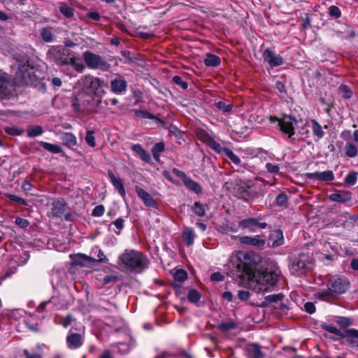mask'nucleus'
<instances>
[{
  "label": "nucleus",
  "instance_id": "42",
  "mask_svg": "<svg viewBox=\"0 0 358 358\" xmlns=\"http://www.w3.org/2000/svg\"><path fill=\"white\" fill-rule=\"evenodd\" d=\"M215 107L224 113H229L232 110L233 104L229 103L227 101H220L215 103Z\"/></svg>",
  "mask_w": 358,
  "mask_h": 358
},
{
  "label": "nucleus",
  "instance_id": "45",
  "mask_svg": "<svg viewBox=\"0 0 358 358\" xmlns=\"http://www.w3.org/2000/svg\"><path fill=\"white\" fill-rule=\"evenodd\" d=\"M43 133V129L41 126L36 125L29 127L27 129V136L30 138H34L41 135Z\"/></svg>",
  "mask_w": 358,
  "mask_h": 358
},
{
  "label": "nucleus",
  "instance_id": "13",
  "mask_svg": "<svg viewBox=\"0 0 358 358\" xmlns=\"http://www.w3.org/2000/svg\"><path fill=\"white\" fill-rule=\"evenodd\" d=\"M264 61L267 62L271 68L279 66L283 64V58L276 55L275 52L270 49H266L262 54Z\"/></svg>",
  "mask_w": 358,
  "mask_h": 358
},
{
  "label": "nucleus",
  "instance_id": "49",
  "mask_svg": "<svg viewBox=\"0 0 358 358\" xmlns=\"http://www.w3.org/2000/svg\"><path fill=\"white\" fill-rule=\"evenodd\" d=\"M223 152L226 155V156H227L230 160L235 164L236 165H239L241 164V159L236 155H235L232 150H231L230 149L227 148H224V150H223Z\"/></svg>",
  "mask_w": 358,
  "mask_h": 358
},
{
  "label": "nucleus",
  "instance_id": "6",
  "mask_svg": "<svg viewBox=\"0 0 358 358\" xmlns=\"http://www.w3.org/2000/svg\"><path fill=\"white\" fill-rule=\"evenodd\" d=\"M312 268V262L309 256L305 253H300L294 257L289 266L290 271L296 276L306 275Z\"/></svg>",
  "mask_w": 358,
  "mask_h": 358
},
{
  "label": "nucleus",
  "instance_id": "26",
  "mask_svg": "<svg viewBox=\"0 0 358 358\" xmlns=\"http://www.w3.org/2000/svg\"><path fill=\"white\" fill-rule=\"evenodd\" d=\"M247 355L249 358H263L264 353L261 350V347L257 343H252L248 345L246 349Z\"/></svg>",
  "mask_w": 358,
  "mask_h": 358
},
{
  "label": "nucleus",
  "instance_id": "23",
  "mask_svg": "<svg viewBox=\"0 0 358 358\" xmlns=\"http://www.w3.org/2000/svg\"><path fill=\"white\" fill-rule=\"evenodd\" d=\"M52 214L53 217H61L66 210L67 203L63 199H58L52 202Z\"/></svg>",
  "mask_w": 358,
  "mask_h": 358
},
{
  "label": "nucleus",
  "instance_id": "7",
  "mask_svg": "<svg viewBox=\"0 0 358 358\" xmlns=\"http://www.w3.org/2000/svg\"><path fill=\"white\" fill-rule=\"evenodd\" d=\"M48 57L50 62L62 66L69 65L71 59V51L62 46H52L48 52Z\"/></svg>",
  "mask_w": 358,
  "mask_h": 358
},
{
  "label": "nucleus",
  "instance_id": "18",
  "mask_svg": "<svg viewBox=\"0 0 358 358\" xmlns=\"http://www.w3.org/2000/svg\"><path fill=\"white\" fill-rule=\"evenodd\" d=\"M239 241L242 244L253 246L258 249H263L266 244L265 240L259 238L258 236H241Z\"/></svg>",
  "mask_w": 358,
  "mask_h": 358
},
{
  "label": "nucleus",
  "instance_id": "28",
  "mask_svg": "<svg viewBox=\"0 0 358 358\" xmlns=\"http://www.w3.org/2000/svg\"><path fill=\"white\" fill-rule=\"evenodd\" d=\"M61 139L63 142V144L70 149H73V148L77 145V138L76 136L70 132L64 133Z\"/></svg>",
  "mask_w": 358,
  "mask_h": 358
},
{
  "label": "nucleus",
  "instance_id": "31",
  "mask_svg": "<svg viewBox=\"0 0 358 358\" xmlns=\"http://www.w3.org/2000/svg\"><path fill=\"white\" fill-rule=\"evenodd\" d=\"M40 145L45 150L49 151L51 153L59 154L64 153L62 148L56 144H52L45 141H40Z\"/></svg>",
  "mask_w": 358,
  "mask_h": 358
},
{
  "label": "nucleus",
  "instance_id": "47",
  "mask_svg": "<svg viewBox=\"0 0 358 358\" xmlns=\"http://www.w3.org/2000/svg\"><path fill=\"white\" fill-rule=\"evenodd\" d=\"M345 155L350 157H355L358 154L357 146L351 143H348L345 147Z\"/></svg>",
  "mask_w": 358,
  "mask_h": 358
},
{
  "label": "nucleus",
  "instance_id": "63",
  "mask_svg": "<svg viewBox=\"0 0 358 358\" xmlns=\"http://www.w3.org/2000/svg\"><path fill=\"white\" fill-rule=\"evenodd\" d=\"M266 169L268 172L271 173H278L280 172V168L278 166L275 165L272 163H267L266 164Z\"/></svg>",
  "mask_w": 358,
  "mask_h": 358
},
{
  "label": "nucleus",
  "instance_id": "29",
  "mask_svg": "<svg viewBox=\"0 0 358 358\" xmlns=\"http://www.w3.org/2000/svg\"><path fill=\"white\" fill-rule=\"evenodd\" d=\"M195 233L191 228L186 227L182 234V238L187 246L192 245L194 243L195 238Z\"/></svg>",
  "mask_w": 358,
  "mask_h": 358
},
{
  "label": "nucleus",
  "instance_id": "17",
  "mask_svg": "<svg viewBox=\"0 0 358 358\" xmlns=\"http://www.w3.org/2000/svg\"><path fill=\"white\" fill-rule=\"evenodd\" d=\"M306 176L309 180H315L321 182H330L334 179V174L332 171L307 173Z\"/></svg>",
  "mask_w": 358,
  "mask_h": 358
},
{
  "label": "nucleus",
  "instance_id": "27",
  "mask_svg": "<svg viewBox=\"0 0 358 358\" xmlns=\"http://www.w3.org/2000/svg\"><path fill=\"white\" fill-rule=\"evenodd\" d=\"M92 100H93V98L91 96L87 95V99L82 101L80 99V95H78L76 97V99H75L74 101L72 103L71 106L75 111L84 112L87 108V106L85 102L87 101L89 103L90 101H91Z\"/></svg>",
  "mask_w": 358,
  "mask_h": 358
},
{
  "label": "nucleus",
  "instance_id": "1",
  "mask_svg": "<svg viewBox=\"0 0 358 358\" xmlns=\"http://www.w3.org/2000/svg\"><path fill=\"white\" fill-rule=\"evenodd\" d=\"M261 262L259 255L254 252H240L233 260L234 271L241 279L254 285L257 292H269L275 287L281 274L279 266L273 265L265 270L257 271Z\"/></svg>",
  "mask_w": 358,
  "mask_h": 358
},
{
  "label": "nucleus",
  "instance_id": "5",
  "mask_svg": "<svg viewBox=\"0 0 358 358\" xmlns=\"http://www.w3.org/2000/svg\"><path fill=\"white\" fill-rule=\"evenodd\" d=\"M78 84L82 89L88 93L101 95L103 93L102 87H106L104 80L91 75L82 76L78 81Z\"/></svg>",
  "mask_w": 358,
  "mask_h": 358
},
{
  "label": "nucleus",
  "instance_id": "15",
  "mask_svg": "<svg viewBox=\"0 0 358 358\" xmlns=\"http://www.w3.org/2000/svg\"><path fill=\"white\" fill-rule=\"evenodd\" d=\"M110 89L116 94H122L127 91V83L124 78L118 75L110 81Z\"/></svg>",
  "mask_w": 358,
  "mask_h": 358
},
{
  "label": "nucleus",
  "instance_id": "46",
  "mask_svg": "<svg viewBox=\"0 0 358 358\" xmlns=\"http://www.w3.org/2000/svg\"><path fill=\"white\" fill-rule=\"evenodd\" d=\"M59 10V12L67 18H71L74 15V8L66 4L60 6Z\"/></svg>",
  "mask_w": 358,
  "mask_h": 358
},
{
  "label": "nucleus",
  "instance_id": "2",
  "mask_svg": "<svg viewBox=\"0 0 358 358\" xmlns=\"http://www.w3.org/2000/svg\"><path fill=\"white\" fill-rule=\"evenodd\" d=\"M266 185L250 180H236L232 193L234 196L248 203H253L256 199L263 197L266 193Z\"/></svg>",
  "mask_w": 358,
  "mask_h": 358
},
{
  "label": "nucleus",
  "instance_id": "56",
  "mask_svg": "<svg viewBox=\"0 0 358 358\" xmlns=\"http://www.w3.org/2000/svg\"><path fill=\"white\" fill-rule=\"evenodd\" d=\"M172 80L176 85L180 86L182 90H187L188 88V83L184 81L179 76H173Z\"/></svg>",
  "mask_w": 358,
  "mask_h": 358
},
{
  "label": "nucleus",
  "instance_id": "11",
  "mask_svg": "<svg viewBox=\"0 0 358 358\" xmlns=\"http://www.w3.org/2000/svg\"><path fill=\"white\" fill-rule=\"evenodd\" d=\"M292 121L296 122V118L292 115H284L283 117L280 118L278 124L280 130L285 134H287L288 138H292L295 134V129Z\"/></svg>",
  "mask_w": 358,
  "mask_h": 358
},
{
  "label": "nucleus",
  "instance_id": "35",
  "mask_svg": "<svg viewBox=\"0 0 358 358\" xmlns=\"http://www.w3.org/2000/svg\"><path fill=\"white\" fill-rule=\"evenodd\" d=\"M284 299V294L282 293H279L277 294H271L268 295L265 297V301L262 302L261 305L262 307H266L269 303H276L278 301H282Z\"/></svg>",
  "mask_w": 358,
  "mask_h": 358
},
{
  "label": "nucleus",
  "instance_id": "3",
  "mask_svg": "<svg viewBox=\"0 0 358 358\" xmlns=\"http://www.w3.org/2000/svg\"><path fill=\"white\" fill-rule=\"evenodd\" d=\"M324 284L327 289L315 293V296L322 301H329L345 293L350 288V282L344 275H328L324 279Z\"/></svg>",
  "mask_w": 358,
  "mask_h": 358
},
{
  "label": "nucleus",
  "instance_id": "52",
  "mask_svg": "<svg viewBox=\"0 0 358 358\" xmlns=\"http://www.w3.org/2000/svg\"><path fill=\"white\" fill-rule=\"evenodd\" d=\"M206 145L217 153L223 152L224 148L214 139V137H213Z\"/></svg>",
  "mask_w": 358,
  "mask_h": 358
},
{
  "label": "nucleus",
  "instance_id": "61",
  "mask_svg": "<svg viewBox=\"0 0 358 358\" xmlns=\"http://www.w3.org/2000/svg\"><path fill=\"white\" fill-rule=\"evenodd\" d=\"M251 294L247 290H239L238 292V299L243 301H248L250 297Z\"/></svg>",
  "mask_w": 358,
  "mask_h": 358
},
{
  "label": "nucleus",
  "instance_id": "44",
  "mask_svg": "<svg viewBox=\"0 0 358 358\" xmlns=\"http://www.w3.org/2000/svg\"><path fill=\"white\" fill-rule=\"evenodd\" d=\"M201 297V293L195 289H190L187 294V299L192 303H196L199 302Z\"/></svg>",
  "mask_w": 358,
  "mask_h": 358
},
{
  "label": "nucleus",
  "instance_id": "4",
  "mask_svg": "<svg viewBox=\"0 0 358 358\" xmlns=\"http://www.w3.org/2000/svg\"><path fill=\"white\" fill-rule=\"evenodd\" d=\"M118 264L127 271L141 273L149 268L150 262L142 252L127 249L119 256Z\"/></svg>",
  "mask_w": 358,
  "mask_h": 358
},
{
  "label": "nucleus",
  "instance_id": "33",
  "mask_svg": "<svg viewBox=\"0 0 358 358\" xmlns=\"http://www.w3.org/2000/svg\"><path fill=\"white\" fill-rule=\"evenodd\" d=\"M203 62L207 66H217L220 64L221 60L218 56L214 54L207 53Z\"/></svg>",
  "mask_w": 358,
  "mask_h": 358
},
{
  "label": "nucleus",
  "instance_id": "60",
  "mask_svg": "<svg viewBox=\"0 0 358 358\" xmlns=\"http://www.w3.org/2000/svg\"><path fill=\"white\" fill-rule=\"evenodd\" d=\"M303 310L308 314H313L316 310V308L314 303L308 301L304 303Z\"/></svg>",
  "mask_w": 358,
  "mask_h": 358
},
{
  "label": "nucleus",
  "instance_id": "62",
  "mask_svg": "<svg viewBox=\"0 0 358 358\" xmlns=\"http://www.w3.org/2000/svg\"><path fill=\"white\" fill-rule=\"evenodd\" d=\"M15 224L21 228L24 229L29 225V222L27 219L17 217L15 219Z\"/></svg>",
  "mask_w": 358,
  "mask_h": 358
},
{
  "label": "nucleus",
  "instance_id": "30",
  "mask_svg": "<svg viewBox=\"0 0 358 358\" xmlns=\"http://www.w3.org/2000/svg\"><path fill=\"white\" fill-rule=\"evenodd\" d=\"M9 93L7 75L0 73V98L6 96Z\"/></svg>",
  "mask_w": 358,
  "mask_h": 358
},
{
  "label": "nucleus",
  "instance_id": "39",
  "mask_svg": "<svg viewBox=\"0 0 358 358\" xmlns=\"http://www.w3.org/2000/svg\"><path fill=\"white\" fill-rule=\"evenodd\" d=\"M52 28L50 27H44L41 30V36L46 43H50L53 41Z\"/></svg>",
  "mask_w": 358,
  "mask_h": 358
},
{
  "label": "nucleus",
  "instance_id": "25",
  "mask_svg": "<svg viewBox=\"0 0 358 358\" xmlns=\"http://www.w3.org/2000/svg\"><path fill=\"white\" fill-rule=\"evenodd\" d=\"M269 241H271V246L273 248H277L283 245L285 241L282 231L280 229H276L271 231Z\"/></svg>",
  "mask_w": 358,
  "mask_h": 358
},
{
  "label": "nucleus",
  "instance_id": "21",
  "mask_svg": "<svg viewBox=\"0 0 358 358\" xmlns=\"http://www.w3.org/2000/svg\"><path fill=\"white\" fill-rule=\"evenodd\" d=\"M108 175L110 182L113 184L115 189H117L122 197L124 198L126 196V191L122 179L116 178L112 170H108Z\"/></svg>",
  "mask_w": 358,
  "mask_h": 358
},
{
  "label": "nucleus",
  "instance_id": "14",
  "mask_svg": "<svg viewBox=\"0 0 358 358\" xmlns=\"http://www.w3.org/2000/svg\"><path fill=\"white\" fill-rule=\"evenodd\" d=\"M135 191L139 198L141 199L144 205L148 208H157L158 204L157 201L152 198V196L147 192L145 189L141 187L136 185L135 187Z\"/></svg>",
  "mask_w": 358,
  "mask_h": 358
},
{
  "label": "nucleus",
  "instance_id": "50",
  "mask_svg": "<svg viewBox=\"0 0 358 358\" xmlns=\"http://www.w3.org/2000/svg\"><path fill=\"white\" fill-rule=\"evenodd\" d=\"M175 281L182 282L187 278V273L184 269H178L173 274Z\"/></svg>",
  "mask_w": 358,
  "mask_h": 358
},
{
  "label": "nucleus",
  "instance_id": "41",
  "mask_svg": "<svg viewBox=\"0 0 358 358\" xmlns=\"http://www.w3.org/2000/svg\"><path fill=\"white\" fill-rule=\"evenodd\" d=\"M321 328L323 330L327 331H328L331 334H333L336 336H338L340 337H343V333L341 330H339L337 327L330 325V324H328L327 323H322L321 324Z\"/></svg>",
  "mask_w": 358,
  "mask_h": 358
},
{
  "label": "nucleus",
  "instance_id": "64",
  "mask_svg": "<svg viewBox=\"0 0 358 358\" xmlns=\"http://www.w3.org/2000/svg\"><path fill=\"white\" fill-rule=\"evenodd\" d=\"M86 17L92 20L99 21L101 20V15L97 11H90L86 13Z\"/></svg>",
  "mask_w": 358,
  "mask_h": 358
},
{
  "label": "nucleus",
  "instance_id": "12",
  "mask_svg": "<svg viewBox=\"0 0 358 358\" xmlns=\"http://www.w3.org/2000/svg\"><path fill=\"white\" fill-rule=\"evenodd\" d=\"M238 226L242 229H247L249 232H255L257 229H265L267 224L260 222L259 218L250 217L241 220Z\"/></svg>",
  "mask_w": 358,
  "mask_h": 358
},
{
  "label": "nucleus",
  "instance_id": "9",
  "mask_svg": "<svg viewBox=\"0 0 358 358\" xmlns=\"http://www.w3.org/2000/svg\"><path fill=\"white\" fill-rule=\"evenodd\" d=\"M17 76L25 85H33L38 80L34 67L29 62L20 65Z\"/></svg>",
  "mask_w": 358,
  "mask_h": 358
},
{
  "label": "nucleus",
  "instance_id": "16",
  "mask_svg": "<svg viewBox=\"0 0 358 358\" xmlns=\"http://www.w3.org/2000/svg\"><path fill=\"white\" fill-rule=\"evenodd\" d=\"M66 342L69 349L76 350L83 345L84 339L81 334L70 331L66 336Z\"/></svg>",
  "mask_w": 358,
  "mask_h": 358
},
{
  "label": "nucleus",
  "instance_id": "59",
  "mask_svg": "<svg viewBox=\"0 0 358 358\" xmlns=\"http://www.w3.org/2000/svg\"><path fill=\"white\" fill-rule=\"evenodd\" d=\"M105 208L103 205L96 206L92 210V215L94 217H101L103 215Z\"/></svg>",
  "mask_w": 358,
  "mask_h": 358
},
{
  "label": "nucleus",
  "instance_id": "22",
  "mask_svg": "<svg viewBox=\"0 0 358 358\" xmlns=\"http://www.w3.org/2000/svg\"><path fill=\"white\" fill-rule=\"evenodd\" d=\"M342 338L345 339L346 343L351 347H358V330L356 329H346Z\"/></svg>",
  "mask_w": 358,
  "mask_h": 358
},
{
  "label": "nucleus",
  "instance_id": "36",
  "mask_svg": "<svg viewBox=\"0 0 358 358\" xmlns=\"http://www.w3.org/2000/svg\"><path fill=\"white\" fill-rule=\"evenodd\" d=\"M165 145L163 142H159L155 144L152 148V153L156 162H159L160 159V153L164 152Z\"/></svg>",
  "mask_w": 358,
  "mask_h": 358
},
{
  "label": "nucleus",
  "instance_id": "32",
  "mask_svg": "<svg viewBox=\"0 0 358 358\" xmlns=\"http://www.w3.org/2000/svg\"><path fill=\"white\" fill-rule=\"evenodd\" d=\"M196 136L206 145L209 143L210 140L213 137L210 134L202 128H196L195 129Z\"/></svg>",
  "mask_w": 358,
  "mask_h": 358
},
{
  "label": "nucleus",
  "instance_id": "10",
  "mask_svg": "<svg viewBox=\"0 0 358 358\" xmlns=\"http://www.w3.org/2000/svg\"><path fill=\"white\" fill-rule=\"evenodd\" d=\"M173 173L178 178H180L184 185L187 189L193 192L196 194H200L203 192L201 185L197 182L193 180L192 178L188 177L186 173L176 168L173 169Z\"/></svg>",
  "mask_w": 358,
  "mask_h": 358
},
{
  "label": "nucleus",
  "instance_id": "38",
  "mask_svg": "<svg viewBox=\"0 0 358 358\" xmlns=\"http://www.w3.org/2000/svg\"><path fill=\"white\" fill-rule=\"evenodd\" d=\"M135 115L137 117H143V118L150 119V120L156 119V120H157V121L159 122H160L163 125H164L166 124L165 121H164V120H161L159 118H157L153 114H152L151 113H150V112H148L147 110H135Z\"/></svg>",
  "mask_w": 358,
  "mask_h": 358
},
{
  "label": "nucleus",
  "instance_id": "53",
  "mask_svg": "<svg viewBox=\"0 0 358 358\" xmlns=\"http://www.w3.org/2000/svg\"><path fill=\"white\" fill-rule=\"evenodd\" d=\"M94 134V131L93 130H87L85 136L86 143L92 148H94L96 146V141Z\"/></svg>",
  "mask_w": 358,
  "mask_h": 358
},
{
  "label": "nucleus",
  "instance_id": "54",
  "mask_svg": "<svg viewBox=\"0 0 358 358\" xmlns=\"http://www.w3.org/2000/svg\"><path fill=\"white\" fill-rule=\"evenodd\" d=\"M335 322L342 328L348 327L352 324L351 320L345 317H337Z\"/></svg>",
  "mask_w": 358,
  "mask_h": 358
},
{
  "label": "nucleus",
  "instance_id": "48",
  "mask_svg": "<svg viewBox=\"0 0 358 358\" xmlns=\"http://www.w3.org/2000/svg\"><path fill=\"white\" fill-rule=\"evenodd\" d=\"M358 173L356 171H350L345 178V184L347 186H352L355 185L357 180Z\"/></svg>",
  "mask_w": 358,
  "mask_h": 358
},
{
  "label": "nucleus",
  "instance_id": "40",
  "mask_svg": "<svg viewBox=\"0 0 358 358\" xmlns=\"http://www.w3.org/2000/svg\"><path fill=\"white\" fill-rule=\"evenodd\" d=\"M311 124L313 134L317 136L318 139L322 138L324 136L322 126L315 120H313Z\"/></svg>",
  "mask_w": 358,
  "mask_h": 358
},
{
  "label": "nucleus",
  "instance_id": "20",
  "mask_svg": "<svg viewBox=\"0 0 358 358\" xmlns=\"http://www.w3.org/2000/svg\"><path fill=\"white\" fill-rule=\"evenodd\" d=\"M329 199L338 203H345L352 199V193L345 190H336L335 193L330 194Z\"/></svg>",
  "mask_w": 358,
  "mask_h": 358
},
{
  "label": "nucleus",
  "instance_id": "57",
  "mask_svg": "<svg viewBox=\"0 0 358 358\" xmlns=\"http://www.w3.org/2000/svg\"><path fill=\"white\" fill-rule=\"evenodd\" d=\"M339 90L345 99H350L352 95V92L348 85H341Z\"/></svg>",
  "mask_w": 358,
  "mask_h": 358
},
{
  "label": "nucleus",
  "instance_id": "37",
  "mask_svg": "<svg viewBox=\"0 0 358 358\" xmlns=\"http://www.w3.org/2000/svg\"><path fill=\"white\" fill-rule=\"evenodd\" d=\"M275 203L277 206L286 208L288 206V196L285 192L278 194L275 199Z\"/></svg>",
  "mask_w": 358,
  "mask_h": 358
},
{
  "label": "nucleus",
  "instance_id": "43",
  "mask_svg": "<svg viewBox=\"0 0 358 358\" xmlns=\"http://www.w3.org/2000/svg\"><path fill=\"white\" fill-rule=\"evenodd\" d=\"M237 327L236 324L232 320L227 322H223L217 325V329L223 332H227L231 329H236Z\"/></svg>",
  "mask_w": 358,
  "mask_h": 358
},
{
  "label": "nucleus",
  "instance_id": "55",
  "mask_svg": "<svg viewBox=\"0 0 358 358\" xmlns=\"http://www.w3.org/2000/svg\"><path fill=\"white\" fill-rule=\"evenodd\" d=\"M71 59H72V62H69V64L73 66L75 70L79 73H82L85 69V66L81 63H77L76 62V57L73 55H71Z\"/></svg>",
  "mask_w": 358,
  "mask_h": 358
},
{
  "label": "nucleus",
  "instance_id": "8",
  "mask_svg": "<svg viewBox=\"0 0 358 358\" xmlns=\"http://www.w3.org/2000/svg\"><path fill=\"white\" fill-rule=\"evenodd\" d=\"M83 58L86 65L90 69L107 71L110 67L103 57L88 50L83 52Z\"/></svg>",
  "mask_w": 358,
  "mask_h": 358
},
{
  "label": "nucleus",
  "instance_id": "34",
  "mask_svg": "<svg viewBox=\"0 0 358 358\" xmlns=\"http://www.w3.org/2000/svg\"><path fill=\"white\" fill-rule=\"evenodd\" d=\"M208 206L206 204H202L199 201H195L192 210L199 217H203L206 215V209Z\"/></svg>",
  "mask_w": 358,
  "mask_h": 358
},
{
  "label": "nucleus",
  "instance_id": "24",
  "mask_svg": "<svg viewBox=\"0 0 358 358\" xmlns=\"http://www.w3.org/2000/svg\"><path fill=\"white\" fill-rule=\"evenodd\" d=\"M136 346V340L131 336L127 341L120 342L117 344L118 351L121 355L129 353Z\"/></svg>",
  "mask_w": 358,
  "mask_h": 358
},
{
  "label": "nucleus",
  "instance_id": "19",
  "mask_svg": "<svg viewBox=\"0 0 358 358\" xmlns=\"http://www.w3.org/2000/svg\"><path fill=\"white\" fill-rule=\"evenodd\" d=\"M74 264L83 267H91L96 264V259L85 254L78 253L76 255V259L74 260Z\"/></svg>",
  "mask_w": 358,
  "mask_h": 358
},
{
  "label": "nucleus",
  "instance_id": "51",
  "mask_svg": "<svg viewBox=\"0 0 358 358\" xmlns=\"http://www.w3.org/2000/svg\"><path fill=\"white\" fill-rule=\"evenodd\" d=\"M5 132L10 136H20L23 134L24 130L17 127H8L4 129Z\"/></svg>",
  "mask_w": 358,
  "mask_h": 358
},
{
  "label": "nucleus",
  "instance_id": "58",
  "mask_svg": "<svg viewBox=\"0 0 358 358\" xmlns=\"http://www.w3.org/2000/svg\"><path fill=\"white\" fill-rule=\"evenodd\" d=\"M329 15L337 19L341 17V12L338 6L333 5L329 8Z\"/></svg>",
  "mask_w": 358,
  "mask_h": 358
}]
</instances>
